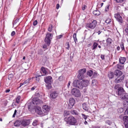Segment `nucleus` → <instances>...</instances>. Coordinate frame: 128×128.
<instances>
[{
    "instance_id": "nucleus-64",
    "label": "nucleus",
    "mask_w": 128,
    "mask_h": 128,
    "mask_svg": "<svg viewBox=\"0 0 128 128\" xmlns=\"http://www.w3.org/2000/svg\"><path fill=\"white\" fill-rule=\"evenodd\" d=\"M47 46L46 44H44L43 45V48H47Z\"/></svg>"
},
{
    "instance_id": "nucleus-6",
    "label": "nucleus",
    "mask_w": 128,
    "mask_h": 128,
    "mask_svg": "<svg viewBox=\"0 0 128 128\" xmlns=\"http://www.w3.org/2000/svg\"><path fill=\"white\" fill-rule=\"evenodd\" d=\"M21 124L24 127L28 126L30 124V120L29 119H24L21 122Z\"/></svg>"
},
{
    "instance_id": "nucleus-7",
    "label": "nucleus",
    "mask_w": 128,
    "mask_h": 128,
    "mask_svg": "<svg viewBox=\"0 0 128 128\" xmlns=\"http://www.w3.org/2000/svg\"><path fill=\"white\" fill-rule=\"evenodd\" d=\"M125 92L123 88L122 87H120L118 90H116V94L119 97Z\"/></svg>"
},
{
    "instance_id": "nucleus-29",
    "label": "nucleus",
    "mask_w": 128,
    "mask_h": 128,
    "mask_svg": "<svg viewBox=\"0 0 128 128\" xmlns=\"http://www.w3.org/2000/svg\"><path fill=\"white\" fill-rule=\"evenodd\" d=\"M116 67L118 69H122L123 68V66H122L119 64H117L116 66Z\"/></svg>"
},
{
    "instance_id": "nucleus-59",
    "label": "nucleus",
    "mask_w": 128,
    "mask_h": 128,
    "mask_svg": "<svg viewBox=\"0 0 128 128\" xmlns=\"http://www.w3.org/2000/svg\"><path fill=\"white\" fill-rule=\"evenodd\" d=\"M101 58L103 60H104V55H101Z\"/></svg>"
},
{
    "instance_id": "nucleus-25",
    "label": "nucleus",
    "mask_w": 128,
    "mask_h": 128,
    "mask_svg": "<svg viewBox=\"0 0 128 128\" xmlns=\"http://www.w3.org/2000/svg\"><path fill=\"white\" fill-rule=\"evenodd\" d=\"M93 71L92 70H90L87 72V74L90 76H91L93 74Z\"/></svg>"
},
{
    "instance_id": "nucleus-53",
    "label": "nucleus",
    "mask_w": 128,
    "mask_h": 128,
    "mask_svg": "<svg viewBox=\"0 0 128 128\" xmlns=\"http://www.w3.org/2000/svg\"><path fill=\"white\" fill-rule=\"evenodd\" d=\"M124 114L125 115H128V108L125 110L124 112Z\"/></svg>"
},
{
    "instance_id": "nucleus-49",
    "label": "nucleus",
    "mask_w": 128,
    "mask_h": 128,
    "mask_svg": "<svg viewBox=\"0 0 128 128\" xmlns=\"http://www.w3.org/2000/svg\"><path fill=\"white\" fill-rule=\"evenodd\" d=\"M111 20L110 19H108L105 22L107 23H109L111 22Z\"/></svg>"
},
{
    "instance_id": "nucleus-16",
    "label": "nucleus",
    "mask_w": 128,
    "mask_h": 128,
    "mask_svg": "<svg viewBox=\"0 0 128 128\" xmlns=\"http://www.w3.org/2000/svg\"><path fill=\"white\" fill-rule=\"evenodd\" d=\"M119 97L122 100H127L128 98V96L125 92Z\"/></svg>"
},
{
    "instance_id": "nucleus-51",
    "label": "nucleus",
    "mask_w": 128,
    "mask_h": 128,
    "mask_svg": "<svg viewBox=\"0 0 128 128\" xmlns=\"http://www.w3.org/2000/svg\"><path fill=\"white\" fill-rule=\"evenodd\" d=\"M87 8V6L85 5H84L82 6V8L83 10H84Z\"/></svg>"
},
{
    "instance_id": "nucleus-57",
    "label": "nucleus",
    "mask_w": 128,
    "mask_h": 128,
    "mask_svg": "<svg viewBox=\"0 0 128 128\" xmlns=\"http://www.w3.org/2000/svg\"><path fill=\"white\" fill-rule=\"evenodd\" d=\"M63 36L62 35H60L57 36V39H60Z\"/></svg>"
},
{
    "instance_id": "nucleus-47",
    "label": "nucleus",
    "mask_w": 128,
    "mask_h": 128,
    "mask_svg": "<svg viewBox=\"0 0 128 128\" xmlns=\"http://www.w3.org/2000/svg\"><path fill=\"white\" fill-rule=\"evenodd\" d=\"M120 47L122 48V50H123L124 49V43L122 42L120 44Z\"/></svg>"
},
{
    "instance_id": "nucleus-36",
    "label": "nucleus",
    "mask_w": 128,
    "mask_h": 128,
    "mask_svg": "<svg viewBox=\"0 0 128 128\" xmlns=\"http://www.w3.org/2000/svg\"><path fill=\"white\" fill-rule=\"evenodd\" d=\"M66 48L68 50L70 48V44L69 42H67L66 44Z\"/></svg>"
},
{
    "instance_id": "nucleus-3",
    "label": "nucleus",
    "mask_w": 128,
    "mask_h": 128,
    "mask_svg": "<svg viewBox=\"0 0 128 128\" xmlns=\"http://www.w3.org/2000/svg\"><path fill=\"white\" fill-rule=\"evenodd\" d=\"M53 37V35L50 32H48L46 34V38L44 39V42L48 46H49L51 40Z\"/></svg>"
},
{
    "instance_id": "nucleus-63",
    "label": "nucleus",
    "mask_w": 128,
    "mask_h": 128,
    "mask_svg": "<svg viewBox=\"0 0 128 128\" xmlns=\"http://www.w3.org/2000/svg\"><path fill=\"white\" fill-rule=\"evenodd\" d=\"M24 82H23L22 83H21L20 84V87L22 85H25V84H24Z\"/></svg>"
},
{
    "instance_id": "nucleus-5",
    "label": "nucleus",
    "mask_w": 128,
    "mask_h": 128,
    "mask_svg": "<svg viewBox=\"0 0 128 128\" xmlns=\"http://www.w3.org/2000/svg\"><path fill=\"white\" fill-rule=\"evenodd\" d=\"M71 93L72 94L76 97H79L81 96L80 91L78 89L76 88H74L71 90Z\"/></svg>"
},
{
    "instance_id": "nucleus-2",
    "label": "nucleus",
    "mask_w": 128,
    "mask_h": 128,
    "mask_svg": "<svg viewBox=\"0 0 128 128\" xmlns=\"http://www.w3.org/2000/svg\"><path fill=\"white\" fill-rule=\"evenodd\" d=\"M66 119V124L70 125H74L77 122L76 119L72 116H70L67 118H65L64 120Z\"/></svg>"
},
{
    "instance_id": "nucleus-14",
    "label": "nucleus",
    "mask_w": 128,
    "mask_h": 128,
    "mask_svg": "<svg viewBox=\"0 0 128 128\" xmlns=\"http://www.w3.org/2000/svg\"><path fill=\"white\" fill-rule=\"evenodd\" d=\"M58 93L56 91H54L51 93L50 97L53 99L56 98L58 96Z\"/></svg>"
},
{
    "instance_id": "nucleus-30",
    "label": "nucleus",
    "mask_w": 128,
    "mask_h": 128,
    "mask_svg": "<svg viewBox=\"0 0 128 128\" xmlns=\"http://www.w3.org/2000/svg\"><path fill=\"white\" fill-rule=\"evenodd\" d=\"M123 120L124 122H128V116H125L123 117Z\"/></svg>"
},
{
    "instance_id": "nucleus-26",
    "label": "nucleus",
    "mask_w": 128,
    "mask_h": 128,
    "mask_svg": "<svg viewBox=\"0 0 128 128\" xmlns=\"http://www.w3.org/2000/svg\"><path fill=\"white\" fill-rule=\"evenodd\" d=\"M73 38L76 44V42H78V40L76 38V33H74V34Z\"/></svg>"
},
{
    "instance_id": "nucleus-42",
    "label": "nucleus",
    "mask_w": 128,
    "mask_h": 128,
    "mask_svg": "<svg viewBox=\"0 0 128 128\" xmlns=\"http://www.w3.org/2000/svg\"><path fill=\"white\" fill-rule=\"evenodd\" d=\"M31 80L30 78H29L28 80H26V81H25L24 82V84H27L28 83H29L30 82V80Z\"/></svg>"
},
{
    "instance_id": "nucleus-46",
    "label": "nucleus",
    "mask_w": 128,
    "mask_h": 128,
    "mask_svg": "<svg viewBox=\"0 0 128 128\" xmlns=\"http://www.w3.org/2000/svg\"><path fill=\"white\" fill-rule=\"evenodd\" d=\"M82 117L85 120H86L87 118L88 117V116H86L84 114H82Z\"/></svg>"
},
{
    "instance_id": "nucleus-15",
    "label": "nucleus",
    "mask_w": 128,
    "mask_h": 128,
    "mask_svg": "<svg viewBox=\"0 0 128 128\" xmlns=\"http://www.w3.org/2000/svg\"><path fill=\"white\" fill-rule=\"evenodd\" d=\"M40 72L41 73L42 76H44L47 75L48 74V72L46 71L45 68L42 66L41 68Z\"/></svg>"
},
{
    "instance_id": "nucleus-8",
    "label": "nucleus",
    "mask_w": 128,
    "mask_h": 128,
    "mask_svg": "<svg viewBox=\"0 0 128 128\" xmlns=\"http://www.w3.org/2000/svg\"><path fill=\"white\" fill-rule=\"evenodd\" d=\"M32 102L33 104H38L42 103L41 100L36 98H33Z\"/></svg>"
},
{
    "instance_id": "nucleus-4",
    "label": "nucleus",
    "mask_w": 128,
    "mask_h": 128,
    "mask_svg": "<svg viewBox=\"0 0 128 128\" xmlns=\"http://www.w3.org/2000/svg\"><path fill=\"white\" fill-rule=\"evenodd\" d=\"M73 85L74 86L80 89H82L83 88L82 81L80 82L78 80H74L73 83Z\"/></svg>"
},
{
    "instance_id": "nucleus-1",
    "label": "nucleus",
    "mask_w": 128,
    "mask_h": 128,
    "mask_svg": "<svg viewBox=\"0 0 128 128\" xmlns=\"http://www.w3.org/2000/svg\"><path fill=\"white\" fill-rule=\"evenodd\" d=\"M44 78L46 88L48 90L51 89L52 87L51 84L53 82L52 77L51 76H46Z\"/></svg>"
},
{
    "instance_id": "nucleus-32",
    "label": "nucleus",
    "mask_w": 128,
    "mask_h": 128,
    "mask_svg": "<svg viewBox=\"0 0 128 128\" xmlns=\"http://www.w3.org/2000/svg\"><path fill=\"white\" fill-rule=\"evenodd\" d=\"M21 98V97L20 96H18L16 99V102L17 103H18L20 102V99Z\"/></svg>"
},
{
    "instance_id": "nucleus-35",
    "label": "nucleus",
    "mask_w": 128,
    "mask_h": 128,
    "mask_svg": "<svg viewBox=\"0 0 128 128\" xmlns=\"http://www.w3.org/2000/svg\"><path fill=\"white\" fill-rule=\"evenodd\" d=\"M73 106V105L72 104L69 103L68 106L67 108L68 109H70L72 108Z\"/></svg>"
},
{
    "instance_id": "nucleus-52",
    "label": "nucleus",
    "mask_w": 128,
    "mask_h": 128,
    "mask_svg": "<svg viewBox=\"0 0 128 128\" xmlns=\"http://www.w3.org/2000/svg\"><path fill=\"white\" fill-rule=\"evenodd\" d=\"M38 23V21L36 20H35L33 22V24L34 26H35Z\"/></svg>"
},
{
    "instance_id": "nucleus-22",
    "label": "nucleus",
    "mask_w": 128,
    "mask_h": 128,
    "mask_svg": "<svg viewBox=\"0 0 128 128\" xmlns=\"http://www.w3.org/2000/svg\"><path fill=\"white\" fill-rule=\"evenodd\" d=\"M75 103V100L73 98H71L70 99L69 103L74 105Z\"/></svg>"
},
{
    "instance_id": "nucleus-28",
    "label": "nucleus",
    "mask_w": 128,
    "mask_h": 128,
    "mask_svg": "<svg viewBox=\"0 0 128 128\" xmlns=\"http://www.w3.org/2000/svg\"><path fill=\"white\" fill-rule=\"evenodd\" d=\"M127 22L128 23L126 24V28L125 29V31L127 33V35L128 36V18L127 19Z\"/></svg>"
},
{
    "instance_id": "nucleus-31",
    "label": "nucleus",
    "mask_w": 128,
    "mask_h": 128,
    "mask_svg": "<svg viewBox=\"0 0 128 128\" xmlns=\"http://www.w3.org/2000/svg\"><path fill=\"white\" fill-rule=\"evenodd\" d=\"M70 114V112L68 111L65 110L64 112V116H67Z\"/></svg>"
},
{
    "instance_id": "nucleus-20",
    "label": "nucleus",
    "mask_w": 128,
    "mask_h": 128,
    "mask_svg": "<svg viewBox=\"0 0 128 128\" xmlns=\"http://www.w3.org/2000/svg\"><path fill=\"white\" fill-rule=\"evenodd\" d=\"M82 106L84 110L86 111H88L89 109L88 107V105L86 103H84L82 104Z\"/></svg>"
},
{
    "instance_id": "nucleus-21",
    "label": "nucleus",
    "mask_w": 128,
    "mask_h": 128,
    "mask_svg": "<svg viewBox=\"0 0 128 128\" xmlns=\"http://www.w3.org/2000/svg\"><path fill=\"white\" fill-rule=\"evenodd\" d=\"M126 60V59L125 57H120L119 58V62L122 64H124Z\"/></svg>"
},
{
    "instance_id": "nucleus-48",
    "label": "nucleus",
    "mask_w": 128,
    "mask_h": 128,
    "mask_svg": "<svg viewBox=\"0 0 128 128\" xmlns=\"http://www.w3.org/2000/svg\"><path fill=\"white\" fill-rule=\"evenodd\" d=\"M38 124V121L36 120H35L32 123L33 125L35 126L37 125Z\"/></svg>"
},
{
    "instance_id": "nucleus-40",
    "label": "nucleus",
    "mask_w": 128,
    "mask_h": 128,
    "mask_svg": "<svg viewBox=\"0 0 128 128\" xmlns=\"http://www.w3.org/2000/svg\"><path fill=\"white\" fill-rule=\"evenodd\" d=\"M34 96L38 98L40 96V94L38 92H36L35 93Z\"/></svg>"
},
{
    "instance_id": "nucleus-33",
    "label": "nucleus",
    "mask_w": 128,
    "mask_h": 128,
    "mask_svg": "<svg viewBox=\"0 0 128 128\" xmlns=\"http://www.w3.org/2000/svg\"><path fill=\"white\" fill-rule=\"evenodd\" d=\"M103 4L104 3H102L100 4V2H98V3L97 5V8H101L103 6Z\"/></svg>"
},
{
    "instance_id": "nucleus-44",
    "label": "nucleus",
    "mask_w": 128,
    "mask_h": 128,
    "mask_svg": "<svg viewBox=\"0 0 128 128\" xmlns=\"http://www.w3.org/2000/svg\"><path fill=\"white\" fill-rule=\"evenodd\" d=\"M119 84H116L114 88H115L116 89V90H118V89L120 88V87H119Z\"/></svg>"
},
{
    "instance_id": "nucleus-13",
    "label": "nucleus",
    "mask_w": 128,
    "mask_h": 128,
    "mask_svg": "<svg viewBox=\"0 0 128 128\" xmlns=\"http://www.w3.org/2000/svg\"><path fill=\"white\" fill-rule=\"evenodd\" d=\"M115 75L118 77L122 76V75H124L122 74V72L118 70H116L114 72Z\"/></svg>"
},
{
    "instance_id": "nucleus-58",
    "label": "nucleus",
    "mask_w": 128,
    "mask_h": 128,
    "mask_svg": "<svg viewBox=\"0 0 128 128\" xmlns=\"http://www.w3.org/2000/svg\"><path fill=\"white\" fill-rule=\"evenodd\" d=\"M100 14V12L98 10H96V15H99Z\"/></svg>"
},
{
    "instance_id": "nucleus-61",
    "label": "nucleus",
    "mask_w": 128,
    "mask_h": 128,
    "mask_svg": "<svg viewBox=\"0 0 128 128\" xmlns=\"http://www.w3.org/2000/svg\"><path fill=\"white\" fill-rule=\"evenodd\" d=\"M60 7V5L59 4H57L56 5V8L57 9H58Z\"/></svg>"
},
{
    "instance_id": "nucleus-18",
    "label": "nucleus",
    "mask_w": 128,
    "mask_h": 128,
    "mask_svg": "<svg viewBox=\"0 0 128 128\" xmlns=\"http://www.w3.org/2000/svg\"><path fill=\"white\" fill-rule=\"evenodd\" d=\"M86 72V68H84L82 69H80L78 71V73L80 74L83 75H84V74Z\"/></svg>"
},
{
    "instance_id": "nucleus-17",
    "label": "nucleus",
    "mask_w": 128,
    "mask_h": 128,
    "mask_svg": "<svg viewBox=\"0 0 128 128\" xmlns=\"http://www.w3.org/2000/svg\"><path fill=\"white\" fill-rule=\"evenodd\" d=\"M83 88L84 87H86L88 86L89 84V82L88 80H82V81Z\"/></svg>"
},
{
    "instance_id": "nucleus-43",
    "label": "nucleus",
    "mask_w": 128,
    "mask_h": 128,
    "mask_svg": "<svg viewBox=\"0 0 128 128\" xmlns=\"http://www.w3.org/2000/svg\"><path fill=\"white\" fill-rule=\"evenodd\" d=\"M19 19L17 18L16 19L14 22H13V25L16 24L17 22H18L19 20Z\"/></svg>"
},
{
    "instance_id": "nucleus-19",
    "label": "nucleus",
    "mask_w": 128,
    "mask_h": 128,
    "mask_svg": "<svg viewBox=\"0 0 128 128\" xmlns=\"http://www.w3.org/2000/svg\"><path fill=\"white\" fill-rule=\"evenodd\" d=\"M21 124V122L18 120H16L14 123V126L16 127L19 126Z\"/></svg>"
},
{
    "instance_id": "nucleus-62",
    "label": "nucleus",
    "mask_w": 128,
    "mask_h": 128,
    "mask_svg": "<svg viewBox=\"0 0 128 128\" xmlns=\"http://www.w3.org/2000/svg\"><path fill=\"white\" fill-rule=\"evenodd\" d=\"M62 77L60 76L59 77L58 80L60 81H61L62 80Z\"/></svg>"
},
{
    "instance_id": "nucleus-41",
    "label": "nucleus",
    "mask_w": 128,
    "mask_h": 128,
    "mask_svg": "<svg viewBox=\"0 0 128 128\" xmlns=\"http://www.w3.org/2000/svg\"><path fill=\"white\" fill-rule=\"evenodd\" d=\"M37 114L39 115H43V112L42 110L38 111V112H36Z\"/></svg>"
},
{
    "instance_id": "nucleus-24",
    "label": "nucleus",
    "mask_w": 128,
    "mask_h": 128,
    "mask_svg": "<svg viewBox=\"0 0 128 128\" xmlns=\"http://www.w3.org/2000/svg\"><path fill=\"white\" fill-rule=\"evenodd\" d=\"M84 75H82L80 74H78V78L80 80H82L84 78Z\"/></svg>"
},
{
    "instance_id": "nucleus-60",
    "label": "nucleus",
    "mask_w": 128,
    "mask_h": 128,
    "mask_svg": "<svg viewBox=\"0 0 128 128\" xmlns=\"http://www.w3.org/2000/svg\"><path fill=\"white\" fill-rule=\"evenodd\" d=\"M36 87L35 86H34L33 87L31 88V90H34L36 88Z\"/></svg>"
},
{
    "instance_id": "nucleus-55",
    "label": "nucleus",
    "mask_w": 128,
    "mask_h": 128,
    "mask_svg": "<svg viewBox=\"0 0 128 128\" xmlns=\"http://www.w3.org/2000/svg\"><path fill=\"white\" fill-rule=\"evenodd\" d=\"M16 34V32L14 31H13L11 33V35L12 36H14Z\"/></svg>"
},
{
    "instance_id": "nucleus-45",
    "label": "nucleus",
    "mask_w": 128,
    "mask_h": 128,
    "mask_svg": "<svg viewBox=\"0 0 128 128\" xmlns=\"http://www.w3.org/2000/svg\"><path fill=\"white\" fill-rule=\"evenodd\" d=\"M42 110V109L39 106H37L36 108V112H38V111H40Z\"/></svg>"
},
{
    "instance_id": "nucleus-12",
    "label": "nucleus",
    "mask_w": 128,
    "mask_h": 128,
    "mask_svg": "<svg viewBox=\"0 0 128 128\" xmlns=\"http://www.w3.org/2000/svg\"><path fill=\"white\" fill-rule=\"evenodd\" d=\"M96 26V22L95 20H93L91 23L87 24V26L88 28H94Z\"/></svg>"
},
{
    "instance_id": "nucleus-23",
    "label": "nucleus",
    "mask_w": 128,
    "mask_h": 128,
    "mask_svg": "<svg viewBox=\"0 0 128 128\" xmlns=\"http://www.w3.org/2000/svg\"><path fill=\"white\" fill-rule=\"evenodd\" d=\"M114 74H113V72H109L108 76L110 78H113L114 76Z\"/></svg>"
},
{
    "instance_id": "nucleus-9",
    "label": "nucleus",
    "mask_w": 128,
    "mask_h": 128,
    "mask_svg": "<svg viewBox=\"0 0 128 128\" xmlns=\"http://www.w3.org/2000/svg\"><path fill=\"white\" fill-rule=\"evenodd\" d=\"M42 108L43 111L46 113L48 112L50 110V107L48 105H44Z\"/></svg>"
},
{
    "instance_id": "nucleus-10",
    "label": "nucleus",
    "mask_w": 128,
    "mask_h": 128,
    "mask_svg": "<svg viewBox=\"0 0 128 128\" xmlns=\"http://www.w3.org/2000/svg\"><path fill=\"white\" fill-rule=\"evenodd\" d=\"M124 75H122V76L118 77L116 78L114 81V82L116 83H118L122 82V80L124 79Z\"/></svg>"
},
{
    "instance_id": "nucleus-39",
    "label": "nucleus",
    "mask_w": 128,
    "mask_h": 128,
    "mask_svg": "<svg viewBox=\"0 0 128 128\" xmlns=\"http://www.w3.org/2000/svg\"><path fill=\"white\" fill-rule=\"evenodd\" d=\"M118 112L119 113H121L123 111V109L122 108H120L118 109Z\"/></svg>"
},
{
    "instance_id": "nucleus-37",
    "label": "nucleus",
    "mask_w": 128,
    "mask_h": 128,
    "mask_svg": "<svg viewBox=\"0 0 128 128\" xmlns=\"http://www.w3.org/2000/svg\"><path fill=\"white\" fill-rule=\"evenodd\" d=\"M107 44H110L112 42V40L110 38H108L106 40Z\"/></svg>"
},
{
    "instance_id": "nucleus-50",
    "label": "nucleus",
    "mask_w": 128,
    "mask_h": 128,
    "mask_svg": "<svg viewBox=\"0 0 128 128\" xmlns=\"http://www.w3.org/2000/svg\"><path fill=\"white\" fill-rule=\"evenodd\" d=\"M96 48V42H94V44L92 46V49L94 50Z\"/></svg>"
},
{
    "instance_id": "nucleus-11",
    "label": "nucleus",
    "mask_w": 128,
    "mask_h": 128,
    "mask_svg": "<svg viewBox=\"0 0 128 128\" xmlns=\"http://www.w3.org/2000/svg\"><path fill=\"white\" fill-rule=\"evenodd\" d=\"M114 16L117 20L120 23H122V18L120 14H115L114 15Z\"/></svg>"
},
{
    "instance_id": "nucleus-38",
    "label": "nucleus",
    "mask_w": 128,
    "mask_h": 128,
    "mask_svg": "<svg viewBox=\"0 0 128 128\" xmlns=\"http://www.w3.org/2000/svg\"><path fill=\"white\" fill-rule=\"evenodd\" d=\"M14 76V75L12 74H9L8 76V79L9 80H11L12 78Z\"/></svg>"
},
{
    "instance_id": "nucleus-56",
    "label": "nucleus",
    "mask_w": 128,
    "mask_h": 128,
    "mask_svg": "<svg viewBox=\"0 0 128 128\" xmlns=\"http://www.w3.org/2000/svg\"><path fill=\"white\" fill-rule=\"evenodd\" d=\"M106 122L107 124L109 125H110L112 124V122L109 120H108Z\"/></svg>"
},
{
    "instance_id": "nucleus-54",
    "label": "nucleus",
    "mask_w": 128,
    "mask_h": 128,
    "mask_svg": "<svg viewBox=\"0 0 128 128\" xmlns=\"http://www.w3.org/2000/svg\"><path fill=\"white\" fill-rule=\"evenodd\" d=\"M17 112V110H14V113L12 116L13 117H15V116L16 115V113Z\"/></svg>"
},
{
    "instance_id": "nucleus-34",
    "label": "nucleus",
    "mask_w": 128,
    "mask_h": 128,
    "mask_svg": "<svg viewBox=\"0 0 128 128\" xmlns=\"http://www.w3.org/2000/svg\"><path fill=\"white\" fill-rule=\"evenodd\" d=\"M53 28V25L52 24H50L49 26V27L48 29V30L49 32H51L52 30V29Z\"/></svg>"
},
{
    "instance_id": "nucleus-27",
    "label": "nucleus",
    "mask_w": 128,
    "mask_h": 128,
    "mask_svg": "<svg viewBox=\"0 0 128 128\" xmlns=\"http://www.w3.org/2000/svg\"><path fill=\"white\" fill-rule=\"evenodd\" d=\"M71 113L72 114H75L76 115H78V113L77 111L76 110H71L70 111Z\"/></svg>"
}]
</instances>
